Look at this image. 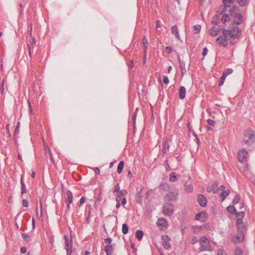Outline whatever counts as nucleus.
<instances>
[{
    "label": "nucleus",
    "instance_id": "37998d69",
    "mask_svg": "<svg viewBox=\"0 0 255 255\" xmlns=\"http://www.w3.org/2000/svg\"><path fill=\"white\" fill-rule=\"evenodd\" d=\"M226 78L225 77V75H222L221 78H220V81H219V86H221L222 85H223L224 83V81L226 79Z\"/></svg>",
    "mask_w": 255,
    "mask_h": 255
},
{
    "label": "nucleus",
    "instance_id": "412c9836",
    "mask_svg": "<svg viewBox=\"0 0 255 255\" xmlns=\"http://www.w3.org/2000/svg\"><path fill=\"white\" fill-rule=\"evenodd\" d=\"M67 198L66 200V202L68 204L72 203L73 195L71 191H68L67 193Z\"/></svg>",
    "mask_w": 255,
    "mask_h": 255
},
{
    "label": "nucleus",
    "instance_id": "5fc2aeb1",
    "mask_svg": "<svg viewBox=\"0 0 255 255\" xmlns=\"http://www.w3.org/2000/svg\"><path fill=\"white\" fill-rule=\"evenodd\" d=\"M120 187L119 184L118 183L115 187V190L114 191V193L119 192L120 191Z\"/></svg>",
    "mask_w": 255,
    "mask_h": 255
},
{
    "label": "nucleus",
    "instance_id": "9b49d317",
    "mask_svg": "<svg viewBox=\"0 0 255 255\" xmlns=\"http://www.w3.org/2000/svg\"><path fill=\"white\" fill-rule=\"evenodd\" d=\"M198 203L202 207H205L207 205V200L206 198L202 194H199L197 196Z\"/></svg>",
    "mask_w": 255,
    "mask_h": 255
},
{
    "label": "nucleus",
    "instance_id": "4c0bfd02",
    "mask_svg": "<svg viewBox=\"0 0 255 255\" xmlns=\"http://www.w3.org/2000/svg\"><path fill=\"white\" fill-rule=\"evenodd\" d=\"M243 251L240 248H236L234 252V255H242Z\"/></svg>",
    "mask_w": 255,
    "mask_h": 255
},
{
    "label": "nucleus",
    "instance_id": "ea45409f",
    "mask_svg": "<svg viewBox=\"0 0 255 255\" xmlns=\"http://www.w3.org/2000/svg\"><path fill=\"white\" fill-rule=\"evenodd\" d=\"M211 187L212 192L214 193H216L218 191L219 188H218V184L216 183H214Z\"/></svg>",
    "mask_w": 255,
    "mask_h": 255
},
{
    "label": "nucleus",
    "instance_id": "39448f33",
    "mask_svg": "<svg viewBox=\"0 0 255 255\" xmlns=\"http://www.w3.org/2000/svg\"><path fill=\"white\" fill-rule=\"evenodd\" d=\"M173 212V205L171 204L166 203V204L163 207V213L165 216H171Z\"/></svg>",
    "mask_w": 255,
    "mask_h": 255
},
{
    "label": "nucleus",
    "instance_id": "2eb2a0df",
    "mask_svg": "<svg viewBox=\"0 0 255 255\" xmlns=\"http://www.w3.org/2000/svg\"><path fill=\"white\" fill-rule=\"evenodd\" d=\"M186 89L183 86H181L179 89V96L180 99H183L185 97Z\"/></svg>",
    "mask_w": 255,
    "mask_h": 255
},
{
    "label": "nucleus",
    "instance_id": "c756f323",
    "mask_svg": "<svg viewBox=\"0 0 255 255\" xmlns=\"http://www.w3.org/2000/svg\"><path fill=\"white\" fill-rule=\"evenodd\" d=\"M220 19V17L218 16V15H215L213 18V19L212 20V23L213 24H214V25H217L219 23V20Z\"/></svg>",
    "mask_w": 255,
    "mask_h": 255
},
{
    "label": "nucleus",
    "instance_id": "f704fd0d",
    "mask_svg": "<svg viewBox=\"0 0 255 255\" xmlns=\"http://www.w3.org/2000/svg\"><path fill=\"white\" fill-rule=\"evenodd\" d=\"M240 199H241L240 196L238 194H237L235 196V197L233 200V204H236L238 203L239 202Z\"/></svg>",
    "mask_w": 255,
    "mask_h": 255
},
{
    "label": "nucleus",
    "instance_id": "a211bd4d",
    "mask_svg": "<svg viewBox=\"0 0 255 255\" xmlns=\"http://www.w3.org/2000/svg\"><path fill=\"white\" fill-rule=\"evenodd\" d=\"M203 226H194L192 227V232L195 234H198L204 229Z\"/></svg>",
    "mask_w": 255,
    "mask_h": 255
},
{
    "label": "nucleus",
    "instance_id": "a18cd8bd",
    "mask_svg": "<svg viewBox=\"0 0 255 255\" xmlns=\"http://www.w3.org/2000/svg\"><path fill=\"white\" fill-rule=\"evenodd\" d=\"M120 192V196H121L122 197L123 196H125L128 194V191L126 190H122L119 191Z\"/></svg>",
    "mask_w": 255,
    "mask_h": 255
},
{
    "label": "nucleus",
    "instance_id": "de8ad7c7",
    "mask_svg": "<svg viewBox=\"0 0 255 255\" xmlns=\"http://www.w3.org/2000/svg\"><path fill=\"white\" fill-rule=\"evenodd\" d=\"M207 124L210 125V126H213L215 125V121L212 120H211V119H208L207 121Z\"/></svg>",
    "mask_w": 255,
    "mask_h": 255
},
{
    "label": "nucleus",
    "instance_id": "aec40b11",
    "mask_svg": "<svg viewBox=\"0 0 255 255\" xmlns=\"http://www.w3.org/2000/svg\"><path fill=\"white\" fill-rule=\"evenodd\" d=\"M175 198L176 197L174 194L173 193H170L165 196L164 199L166 202H167L169 201L170 200H174Z\"/></svg>",
    "mask_w": 255,
    "mask_h": 255
},
{
    "label": "nucleus",
    "instance_id": "0e129e2a",
    "mask_svg": "<svg viewBox=\"0 0 255 255\" xmlns=\"http://www.w3.org/2000/svg\"><path fill=\"white\" fill-rule=\"evenodd\" d=\"M94 170L96 174L99 175L100 174V170L98 167H95Z\"/></svg>",
    "mask_w": 255,
    "mask_h": 255
},
{
    "label": "nucleus",
    "instance_id": "9d476101",
    "mask_svg": "<svg viewBox=\"0 0 255 255\" xmlns=\"http://www.w3.org/2000/svg\"><path fill=\"white\" fill-rule=\"evenodd\" d=\"M228 40L224 36V37L222 36H219L217 38L216 41L220 45L225 47L228 45Z\"/></svg>",
    "mask_w": 255,
    "mask_h": 255
},
{
    "label": "nucleus",
    "instance_id": "bf43d9fd",
    "mask_svg": "<svg viewBox=\"0 0 255 255\" xmlns=\"http://www.w3.org/2000/svg\"><path fill=\"white\" fill-rule=\"evenodd\" d=\"M27 249L25 247H22L20 249V252L22 254H24L26 252Z\"/></svg>",
    "mask_w": 255,
    "mask_h": 255
},
{
    "label": "nucleus",
    "instance_id": "f8f14e48",
    "mask_svg": "<svg viewBox=\"0 0 255 255\" xmlns=\"http://www.w3.org/2000/svg\"><path fill=\"white\" fill-rule=\"evenodd\" d=\"M207 217V214L204 212L198 213L195 216V219L197 220L200 221L201 222H204L205 218Z\"/></svg>",
    "mask_w": 255,
    "mask_h": 255
},
{
    "label": "nucleus",
    "instance_id": "338daca9",
    "mask_svg": "<svg viewBox=\"0 0 255 255\" xmlns=\"http://www.w3.org/2000/svg\"><path fill=\"white\" fill-rule=\"evenodd\" d=\"M26 191V189L25 186L21 187V193L22 194L25 193Z\"/></svg>",
    "mask_w": 255,
    "mask_h": 255
},
{
    "label": "nucleus",
    "instance_id": "a19ab883",
    "mask_svg": "<svg viewBox=\"0 0 255 255\" xmlns=\"http://www.w3.org/2000/svg\"><path fill=\"white\" fill-rule=\"evenodd\" d=\"M20 126V123L18 122L14 131V136H15L19 133V128Z\"/></svg>",
    "mask_w": 255,
    "mask_h": 255
},
{
    "label": "nucleus",
    "instance_id": "393cba45",
    "mask_svg": "<svg viewBox=\"0 0 255 255\" xmlns=\"http://www.w3.org/2000/svg\"><path fill=\"white\" fill-rule=\"evenodd\" d=\"M143 236V233L142 231H140V230L136 231V232L135 233V237L138 240L140 241L142 239Z\"/></svg>",
    "mask_w": 255,
    "mask_h": 255
},
{
    "label": "nucleus",
    "instance_id": "5701e85b",
    "mask_svg": "<svg viewBox=\"0 0 255 255\" xmlns=\"http://www.w3.org/2000/svg\"><path fill=\"white\" fill-rule=\"evenodd\" d=\"M226 10V7L224 5H221L219 7H218L217 12L219 14L221 15V14H223L224 12H225Z\"/></svg>",
    "mask_w": 255,
    "mask_h": 255
},
{
    "label": "nucleus",
    "instance_id": "b1692460",
    "mask_svg": "<svg viewBox=\"0 0 255 255\" xmlns=\"http://www.w3.org/2000/svg\"><path fill=\"white\" fill-rule=\"evenodd\" d=\"M142 44L144 46V53H146L147 48L148 44V40L144 36L142 38Z\"/></svg>",
    "mask_w": 255,
    "mask_h": 255
},
{
    "label": "nucleus",
    "instance_id": "6ab92c4d",
    "mask_svg": "<svg viewBox=\"0 0 255 255\" xmlns=\"http://www.w3.org/2000/svg\"><path fill=\"white\" fill-rule=\"evenodd\" d=\"M113 248L112 245H107L105 247V251L107 255H111L113 253Z\"/></svg>",
    "mask_w": 255,
    "mask_h": 255
},
{
    "label": "nucleus",
    "instance_id": "09e8293b",
    "mask_svg": "<svg viewBox=\"0 0 255 255\" xmlns=\"http://www.w3.org/2000/svg\"><path fill=\"white\" fill-rule=\"evenodd\" d=\"M104 241L105 243L107 244V245H111V244L112 243V240L111 238L105 239Z\"/></svg>",
    "mask_w": 255,
    "mask_h": 255
},
{
    "label": "nucleus",
    "instance_id": "ddd939ff",
    "mask_svg": "<svg viewBox=\"0 0 255 255\" xmlns=\"http://www.w3.org/2000/svg\"><path fill=\"white\" fill-rule=\"evenodd\" d=\"M157 224L159 226H162L164 228H166L167 223L165 219L163 218H159L157 221Z\"/></svg>",
    "mask_w": 255,
    "mask_h": 255
},
{
    "label": "nucleus",
    "instance_id": "72a5a7b5",
    "mask_svg": "<svg viewBox=\"0 0 255 255\" xmlns=\"http://www.w3.org/2000/svg\"><path fill=\"white\" fill-rule=\"evenodd\" d=\"M221 20L223 23H225L226 22L229 21V16L228 14H224L222 17Z\"/></svg>",
    "mask_w": 255,
    "mask_h": 255
},
{
    "label": "nucleus",
    "instance_id": "13d9d810",
    "mask_svg": "<svg viewBox=\"0 0 255 255\" xmlns=\"http://www.w3.org/2000/svg\"><path fill=\"white\" fill-rule=\"evenodd\" d=\"M163 83L165 84H168L169 83V79L167 76H164L163 77Z\"/></svg>",
    "mask_w": 255,
    "mask_h": 255
},
{
    "label": "nucleus",
    "instance_id": "f03ea898",
    "mask_svg": "<svg viewBox=\"0 0 255 255\" xmlns=\"http://www.w3.org/2000/svg\"><path fill=\"white\" fill-rule=\"evenodd\" d=\"M237 227L238 234L233 239V242L235 243H241L244 240L245 233L246 232L245 225L242 219L238 218L237 220Z\"/></svg>",
    "mask_w": 255,
    "mask_h": 255
},
{
    "label": "nucleus",
    "instance_id": "4d7b16f0",
    "mask_svg": "<svg viewBox=\"0 0 255 255\" xmlns=\"http://www.w3.org/2000/svg\"><path fill=\"white\" fill-rule=\"evenodd\" d=\"M197 242H198V240L196 237H192L191 242L192 244H194L196 243Z\"/></svg>",
    "mask_w": 255,
    "mask_h": 255
},
{
    "label": "nucleus",
    "instance_id": "e2e57ef3",
    "mask_svg": "<svg viewBox=\"0 0 255 255\" xmlns=\"http://www.w3.org/2000/svg\"><path fill=\"white\" fill-rule=\"evenodd\" d=\"M127 203V199L125 198H123L122 200V205L124 206Z\"/></svg>",
    "mask_w": 255,
    "mask_h": 255
},
{
    "label": "nucleus",
    "instance_id": "3c124183",
    "mask_svg": "<svg viewBox=\"0 0 255 255\" xmlns=\"http://www.w3.org/2000/svg\"><path fill=\"white\" fill-rule=\"evenodd\" d=\"M172 48L171 47H170V46L166 47L165 51L166 53H170L172 52Z\"/></svg>",
    "mask_w": 255,
    "mask_h": 255
},
{
    "label": "nucleus",
    "instance_id": "e433bc0d",
    "mask_svg": "<svg viewBox=\"0 0 255 255\" xmlns=\"http://www.w3.org/2000/svg\"><path fill=\"white\" fill-rule=\"evenodd\" d=\"M200 29H201V25H194L193 26V30H194L195 33H198L200 31Z\"/></svg>",
    "mask_w": 255,
    "mask_h": 255
},
{
    "label": "nucleus",
    "instance_id": "603ef678",
    "mask_svg": "<svg viewBox=\"0 0 255 255\" xmlns=\"http://www.w3.org/2000/svg\"><path fill=\"white\" fill-rule=\"evenodd\" d=\"M225 252L223 249H219L217 252V255H224Z\"/></svg>",
    "mask_w": 255,
    "mask_h": 255
},
{
    "label": "nucleus",
    "instance_id": "774afa93",
    "mask_svg": "<svg viewBox=\"0 0 255 255\" xmlns=\"http://www.w3.org/2000/svg\"><path fill=\"white\" fill-rule=\"evenodd\" d=\"M28 107H29V110L30 113H32V107H31L30 102L29 101H28Z\"/></svg>",
    "mask_w": 255,
    "mask_h": 255
},
{
    "label": "nucleus",
    "instance_id": "6e6d98bb",
    "mask_svg": "<svg viewBox=\"0 0 255 255\" xmlns=\"http://www.w3.org/2000/svg\"><path fill=\"white\" fill-rule=\"evenodd\" d=\"M28 203L26 199H23L22 200V205L24 207H27L28 206Z\"/></svg>",
    "mask_w": 255,
    "mask_h": 255
},
{
    "label": "nucleus",
    "instance_id": "f3484780",
    "mask_svg": "<svg viewBox=\"0 0 255 255\" xmlns=\"http://www.w3.org/2000/svg\"><path fill=\"white\" fill-rule=\"evenodd\" d=\"M171 32L173 34L175 35V36L177 39H180V35L178 33L177 27L176 25L171 27Z\"/></svg>",
    "mask_w": 255,
    "mask_h": 255
},
{
    "label": "nucleus",
    "instance_id": "c03bdc74",
    "mask_svg": "<svg viewBox=\"0 0 255 255\" xmlns=\"http://www.w3.org/2000/svg\"><path fill=\"white\" fill-rule=\"evenodd\" d=\"M247 134H248L249 135V137L250 138H252L253 137H254L255 135V133H254V132L252 130H249L247 132Z\"/></svg>",
    "mask_w": 255,
    "mask_h": 255
},
{
    "label": "nucleus",
    "instance_id": "79ce46f5",
    "mask_svg": "<svg viewBox=\"0 0 255 255\" xmlns=\"http://www.w3.org/2000/svg\"><path fill=\"white\" fill-rule=\"evenodd\" d=\"M22 237L23 239L26 242L30 241V236L26 234H22Z\"/></svg>",
    "mask_w": 255,
    "mask_h": 255
},
{
    "label": "nucleus",
    "instance_id": "423d86ee",
    "mask_svg": "<svg viewBox=\"0 0 255 255\" xmlns=\"http://www.w3.org/2000/svg\"><path fill=\"white\" fill-rule=\"evenodd\" d=\"M248 154L247 151L244 148L239 150L237 156L238 161L241 162H245L247 160Z\"/></svg>",
    "mask_w": 255,
    "mask_h": 255
},
{
    "label": "nucleus",
    "instance_id": "6e6552de",
    "mask_svg": "<svg viewBox=\"0 0 255 255\" xmlns=\"http://www.w3.org/2000/svg\"><path fill=\"white\" fill-rule=\"evenodd\" d=\"M161 240L162 241V246L166 250H169L171 248V246L169 243L170 241V238L166 235H164L162 236Z\"/></svg>",
    "mask_w": 255,
    "mask_h": 255
},
{
    "label": "nucleus",
    "instance_id": "c85d7f7f",
    "mask_svg": "<svg viewBox=\"0 0 255 255\" xmlns=\"http://www.w3.org/2000/svg\"><path fill=\"white\" fill-rule=\"evenodd\" d=\"M229 193L230 190L229 189L225 190L223 192H221L220 195L222 197V200L225 199V198L229 195Z\"/></svg>",
    "mask_w": 255,
    "mask_h": 255
},
{
    "label": "nucleus",
    "instance_id": "f257e3e1",
    "mask_svg": "<svg viewBox=\"0 0 255 255\" xmlns=\"http://www.w3.org/2000/svg\"><path fill=\"white\" fill-rule=\"evenodd\" d=\"M223 35L226 37L230 41L231 44L235 43L234 40L238 39L242 34V30L237 25H235L231 29L224 30Z\"/></svg>",
    "mask_w": 255,
    "mask_h": 255
},
{
    "label": "nucleus",
    "instance_id": "1a4fd4ad",
    "mask_svg": "<svg viewBox=\"0 0 255 255\" xmlns=\"http://www.w3.org/2000/svg\"><path fill=\"white\" fill-rule=\"evenodd\" d=\"M31 30H32V26L31 25L30 30V39L29 40L30 44H27V46L28 47V50H29V54L30 56H31V47L33 48L35 44V43H36V40H35V38L34 37H32L31 35Z\"/></svg>",
    "mask_w": 255,
    "mask_h": 255
},
{
    "label": "nucleus",
    "instance_id": "20e7f679",
    "mask_svg": "<svg viewBox=\"0 0 255 255\" xmlns=\"http://www.w3.org/2000/svg\"><path fill=\"white\" fill-rule=\"evenodd\" d=\"M199 243L200 245V250L201 251L208 250L210 248V243L208 238L205 236L201 237Z\"/></svg>",
    "mask_w": 255,
    "mask_h": 255
},
{
    "label": "nucleus",
    "instance_id": "4468645a",
    "mask_svg": "<svg viewBox=\"0 0 255 255\" xmlns=\"http://www.w3.org/2000/svg\"><path fill=\"white\" fill-rule=\"evenodd\" d=\"M185 190L186 192L190 193L193 191V186L191 183L186 182L185 184Z\"/></svg>",
    "mask_w": 255,
    "mask_h": 255
},
{
    "label": "nucleus",
    "instance_id": "bb28decb",
    "mask_svg": "<svg viewBox=\"0 0 255 255\" xmlns=\"http://www.w3.org/2000/svg\"><path fill=\"white\" fill-rule=\"evenodd\" d=\"M169 148V145L167 141H165L163 144V152L164 153H165L167 150H168Z\"/></svg>",
    "mask_w": 255,
    "mask_h": 255
},
{
    "label": "nucleus",
    "instance_id": "4be33fe9",
    "mask_svg": "<svg viewBox=\"0 0 255 255\" xmlns=\"http://www.w3.org/2000/svg\"><path fill=\"white\" fill-rule=\"evenodd\" d=\"M219 29H217V28L213 27L209 30V33L213 36H217L218 34Z\"/></svg>",
    "mask_w": 255,
    "mask_h": 255
},
{
    "label": "nucleus",
    "instance_id": "a878e982",
    "mask_svg": "<svg viewBox=\"0 0 255 255\" xmlns=\"http://www.w3.org/2000/svg\"><path fill=\"white\" fill-rule=\"evenodd\" d=\"M124 165V161H121L118 165L117 172L119 174H121L123 171Z\"/></svg>",
    "mask_w": 255,
    "mask_h": 255
},
{
    "label": "nucleus",
    "instance_id": "864d4df0",
    "mask_svg": "<svg viewBox=\"0 0 255 255\" xmlns=\"http://www.w3.org/2000/svg\"><path fill=\"white\" fill-rule=\"evenodd\" d=\"M85 199L84 197H82L80 199V203L79 206H81L83 204L85 203Z\"/></svg>",
    "mask_w": 255,
    "mask_h": 255
},
{
    "label": "nucleus",
    "instance_id": "69168bd1",
    "mask_svg": "<svg viewBox=\"0 0 255 255\" xmlns=\"http://www.w3.org/2000/svg\"><path fill=\"white\" fill-rule=\"evenodd\" d=\"M122 199V196L120 195H118L116 197V200L117 202H120V201Z\"/></svg>",
    "mask_w": 255,
    "mask_h": 255
},
{
    "label": "nucleus",
    "instance_id": "cd10ccee",
    "mask_svg": "<svg viewBox=\"0 0 255 255\" xmlns=\"http://www.w3.org/2000/svg\"><path fill=\"white\" fill-rule=\"evenodd\" d=\"M227 211L230 213H234L237 212V210L234 206H229L227 208Z\"/></svg>",
    "mask_w": 255,
    "mask_h": 255
},
{
    "label": "nucleus",
    "instance_id": "c9c22d12",
    "mask_svg": "<svg viewBox=\"0 0 255 255\" xmlns=\"http://www.w3.org/2000/svg\"><path fill=\"white\" fill-rule=\"evenodd\" d=\"M170 180L172 182H174L175 181H176L177 180V178H176V176L175 175V173L174 172H172L170 174Z\"/></svg>",
    "mask_w": 255,
    "mask_h": 255
},
{
    "label": "nucleus",
    "instance_id": "7c9ffc66",
    "mask_svg": "<svg viewBox=\"0 0 255 255\" xmlns=\"http://www.w3.org/2000/svg\"><path fill=\"white\" fill-rule=\"evenodd\" d=\"M128 225L126 224H123L122 226V233L123 234L125 235L128 233Z\"/></svg>",
    "mask_w": 255,
    "mask_h": 255
},
{
    "label": "nucleus",
    "instance_id": "052dcab7",
    "mask_svg": "<svg viewBox=\"0 0 255 255\" xmlns=\"http://www.w3.org/2000/svg\"><path fill=\"white\" fill-rule=\"evenodd\" d=\"M207 52H208V49L206 47H205L203 49V53H202L203 56H206L207 54Z\"/></svg>",
    "mask_w": 255,
    "mask_h": 255
},
{
    "label": "nucleus",
    "instance_id": "7ed1b4c3",
    "mask_svg": "<svg viewBox=\"0 0 255 255\" xmlns=\"http://www.w3.org/2000/svg\"><path fill=\"white\" fill-rule=\"evenodd\" d=\"M240 8L238 6L234 5L230 10V14L234 19V22L237 25L243 23L244 18L241 13H239Z\"/></svg>",
    "mask_w": 255,
    "mask_h": 255
},
{
    "label": "nucleus",
    "instance_id": "2f4dec72",
    "mask_svg": "<svg viewBox=\"0 0 255 255\" xmlns=\"http://www.w3.org/2000/svg\"><path fill=\"white\" fill-rule=\"evenodd\" d=\"M233 72V70L232 69L228 68L223 72L222 75H225V77H226L229 74L232 73Z\"/></svg>",
    "mask_w": 255,
    "mask_h": 255
},
{
    "label": "nucleus",
    "instance_id": "dca6fc26",
    "mask_svg": "<svg viewBox=\"0 0 255 255\" xmlns=\"http://www.w3.org/2000/svg\"><path fill=\"white\" fill-rule=\"evenodd\" d=\"M235 2L239 4L240 6L244 7L247 5L249 2L250 0H233Z\"/></svg>",
    "mask_w": 255,
    "mask_h": 255
},
{
    "label": "nucleus",
    "instance_id": "0eeeda50",
    "mask_svg": "<svg viewBox=\"0 0 255 255\" xmlns=\"http://www.w3.org/2000/svg\"><path fill=\"white\" fill-rule=\"evenodd\" d=\"M64 239L66 245V250L67 252V254L70 255L72 251V240H69L68 237L67 235L64 236Z\"/></svg>",
    "mask_w": 255,
    "mask_h": 255
},
{
    "label": "nucleus",
    "instance_id": "680f3d73",
    "mask_svg": "<svg viewBox=\"0 0 255 255\" xmlns=\"http://www.w3.org/2000/svg\"><path fill=\"white\" fill-rule=\"evenodd\" d=\"M218 190L223 192L225 190V187L224 185H221L219 187Z\"/></svg>",
    "mask_w": 255,
    "mask_h": 255
},
{
    "label": "nucleus",
    "instance_id": "8fccbe9b",
    "mask_svg": "<svg viewBox=\"0 0 255 255\" xmlns=\"http://www.w3.org/2000/svg\"><path fill=\"white\" fill-rule=\"evenodd\" d=\"M4 80L3 79L1 82V85H0V91L1 94H3L4 93Z\"/></svg>",
    "mask_w": 255,
    "mask_h": 255
},
{
    "label": "nucleus",
    "instance_id": "49530a36",
    "mask_svg": "<svg viewBox=\"0 0 255 255\" xmlns=\"http://www.w3.org/2000/svg\"><path fill=\"white\" fill-rule=\"evenodd\" d=\"M236 213L238 217H241L242 218H243L245 216V213L244 212H239Z\"/></svg>",
    "mask_w": 255,
    "mask_h": 255
},
{
    "label": "nucleus",
    "instance_id": "58836bf2",
    "mask_svg": "<svg viewBox=\"0 0 255 255\" xmlns=\"http://www.w3.org/2000/svg\"><path fill=\"white\" fill-rule=\"evenodd\" d=\"M178 60H179V66H180V68L181 70L182 69H185V63L183 61H182L181 60L179 56H178Z\"/></svg>",
    "mask_w": 255,
    "mask_h": 255
},
{
    "label": "nucleus",
    "instance_id": "473e14b6",
    "mask_svg": "<svg viewBox=\"0 0 255 255\" xmlns=\"http://www.w3.org/2000/svg\"><path fill=\"white\" fill-rule=\"evenodd\" d=\"M223 1L226 7L230 6V4L235 2L233 0H223Z\"/></svg>",
    "mask_w": 255,
    "mask_h": 255
}]
</instances>
